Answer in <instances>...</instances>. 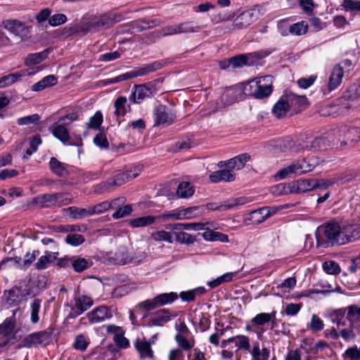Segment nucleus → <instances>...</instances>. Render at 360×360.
<instances>
[{
	"mask_svg": "<svg viewBox=\"0 0 360 360\" xmlns=\"http://www.w3.org/2000/svg\"><path fill=\"white\" fill-rule=\"evenodd\" d=\"M316 246L330 248L343 245L340 224L331 220L319 226L316 232Z\"/></svg>",
	"mask_w": 360,
	"mask_h": 360,
	"instance_id": "f257e3e1",
	"label": "nucleus"
},
{
	"mask_svg": "<svg viewBox=\"0 0 360 360\" xmlns=\"http://www.w3.org/2000/svg\"><path fill=\"white\" fill-rule=\"evenodd\" d=\"M120 21L117 15L111 17L108 14H102L84 21L80 25V31L84 33H93L100 31L101 29H107Z\"/></svg>",
	"mask_w": 360,
	"mask_h": 360,
	"instance_id": "f03ea898",
	"label": "nucleus"
},
{
	"mask_svg": "<svg viewBox=\"0 0 360 360\" xmlns=\"http://www.w3.org/2000/svg\"><path fill=\"white\" fill-rule=\"evenodd\" d=\"M178 297L179 296L176 292H170L161 293L156 295L153 299L146 300L139 303L138 307L149 311L167 304H171L176 301Z\"/></svg>",
	"mask_w": 360,
	"mask_h": 360,
	"instance_id": "7ed1b4c3",
	"label": "nucleus"
},
{
	"mask_svg": "<svg viewBox=\"0 0 360 360\" xmlns=\"http://www.w3.org/2000/svg\"><path fill=\"white\" fill-rule=\"evenodd\" d=\"M313 169L314 166L307 163L306 160L303 159L281 169L276 174L275 179L276 180H281L292 175H301L311 171Z\"/></svg>",
	"mask_w": 360,
	"mask_h": 360,
	"instance_id": "20e7f679",
	"label": "nucleus"
},
{
	"mask_svg": "<svg viewBox=\"0 0 360 360\" xmlns=\"http://www.w3.org/2000/svg\"><path fill=\"white\" fill-rule=\"evenodd\" d=\"M53 136L61 141L64 145L82 146V139L80 136L75 137L72 141H70V136L68 129L66 126L63 124L55 123L50 127Z\"/></svg>",
	"mask_w": 360,
	"mask_h": 360,
	"instance_id": "39448f33",
	"label": "nucleus"
},
{
	"mask_svg": "<svg viewBox=\"0 0 360 360\" xmlns=\"http://www.w3.org/2000/svg\"><path fill=\"white\" fill-rule=\"evenodd\" d=\"M340 228L343 245L360 238V224L354 221H346L340 224Z\"/></svg>",
	"mask_w": 360,
	"mask_h": 360,
	"instance_id": "423d86ee",
	"label": "nucleus"
},
{
	"mask_svg": "<svg viewBox=\"0 0 360 360\" xmlns=\"http://www.w3.org/2000/svg\"><path fill=\"white\" fill-rule=\"evenodd\" d=\"M157 93V88L151 82L135 85L129 99L132 103H140L146 98L150 97Z\"/></svg>",
	"mask_w": 360,
	"mask_h": 360,
	"instance_id": "0eeeda50",
	"label": "nucleus"
},
{
	"mask_svg": "<svg viewBox=\"0 0 360 360\" xmlns=\"http://www.w3.org/2000/svg\"><path fill=\"white\" fill-rule=\"evenodd\" d=\"M175 119V114L165 105H159L154 110V127L171 125Z\"/></svg>",
	"mask_w": 360,
	"mask_h": 360,
	"instance_id": "6e6552de",
	"label": "nucleus"
},
{
	"mask_svg": "<svg viewBox=\"0 0 360 360\" xmlns=\"http://www.w3.org/2000/svg\"><path fill=\"white\" fill-rule=\"evenodd\" d=\"M49 340L50 334L46 330L34 332L25 336L22 339L21 345H19L18 347H37L40 345L48 344Z\"/></svg>",
	"mask_w": 360,
	"mask_h": 360,
	"instance_id": "1a4fd4ad",
	"label": "nucleus"
},
{
	"mask_svg": "<svg viewBox=\"0 0 360 360\" xmlns=\"http://www.w3.org/2000/svg\"><path fill=\"white\" fill-rule=\"evenodd\" d=\"M341 148L352 147L360 141V128L356 127L341 126Z\"/></svg>",
	"mask_w": 360,
	"mask_h": 360,
	"instance_id": "9d476101",
	"label": "nucleus"
},
{
	"mask_svg": "<svg viewBox=\"0 0 360 360\" xmlns=\"http://www.w3.org/2000/svg\"><path fill=\"white\" fill-rule=\"evenodd\" d=\"M342 99L347 101L342 103V108L349 110L351 108H360V84L351 86L345 91Z\"/></svg>",
	"mask_w": 360,
	"mask_h": 360,
	"instance_id": "9b49d317",
	"label": "nucleus"
},
{
	"mask_svg": "<svg viewBox=\"0 0 360 360\" xmlns=\"http://www.w3.org/2000/svg\"><path fill=\"white\" fill-rule=\"evenodd\" d=\"M167 65L165 60H155L151 63L144 64L141 67L134 69L128 72L129 79L142 77L148 75L149 73L155 72L162 69Z\"/></svg>",
	"mask_w": 360,
	"mask_h": 360,
	"instance_id": "f8f14e48",
	"label": "nucleus"
},
{
	"mask_svg": "<svg viewBox=\"0 0 360 360\" xmlns=\"http://www.w3.org/2000/svg\"><path fill=\"white\" fill-rule=\"evenodd\" d=\"M94 304L91 297L87 295H81L75 298V306L72 307L71 312L68 318L75 319L87 311Z\"/></svg>",
	"mask_w": 360,
	"mask_h": 360,
	"instance_id": "ddd939ff",
	"label": "nucleus"
},
{
	"mask_svg": "<svg viewBox=\"0 0 360 360\" xmlns=\"http://www.w3.org/2000/svg\"><path fill=\"white\" fill-rule=\"evenodd\" d=\"M257 88L253 91V95L256 98L262 99L264 98H266L272 93L273 86H272V77L271 76H264L260 78H258L257 81Z\"/></svg>",
	"mask_w": 360,
	"mask_h": 360,
	"instance_id": "4468645a",
	"label": "nucleus"
},
{
	"mask_svg": "<svg viewBox=\"0 0 360 360\" xmlns=\"http://www.w3.org/2000/svg\"><path fill=\"white\" fill-rule=\"evenodd\" d=\"M131 255L125 247H120L115 252H108L104 259L114 264H125L130 262Z\"/></svg>",
	"mask_w": 360,
	"mask_h": 360,
	"instance_id": "2eb2a0df",
	"label": "nucleus"
},
{
	"mask_svg": "<svg viewBox=\"0 0 360 360\" xmlns=\"http://www.w3.org/2000/svg\"><path fill=\"white\" fill-rule=\"evenodd\" d=\"M4 25L6 30L21 38L27 37L30 33V27L18 20H7Z\"/></svg>",
	"mask_w": 360,
	"mask_h": 360,
	"instance_id": "dca6fc26",
	"label": "nucleus"
},
{
	"mask_svg": "<svg viewBox=\"0 0 360 360\" xmlns=\"http://www.w3.org/2000/svg\"><path fill=\"white\" fill-rule=\"evenodd\" d=\"M112 316L110 310L104 305L99 306L86 314V318L91 324L101 323L111 318Z\"/></svg>",
	"mask_w": 360,
	"mask_h": 360,
	"instance_id": "f3484780",
	"label": "nucleus"
},
{
	"mask_svg": "<svg viewBox=\"0 0 360 360\" xmlns=\"http://www.w3.org/2000/svg\"><path fill=\"white\" fill-rule=\"evenodd\" d=\"M259 58L257 53H250L247 54H239L229 59V64L233 68H238L243 66L253 65Z\"/></svg>",
	"mask_w": 360,
	"mask_h": 360,
	"instance_id": "a211bd4d",
	"label": "nucleus"
},
{
	"mask_svg": "<svg viewBox=\"0 0 360 360\" xmlns=\"http://www.w3.org/2000/svg\"><path fill=\"white\" fill-rule=\"evenodd\" d=\"M258 18L257 13L254 10H248L238 15L233 23L235 29H243L251 25Z\"/></svg>",
	"mask_w": 360,
	"mask_h": 360,
	"instance_id": "6ab92c4d",
	"label": "nucleus"
},
{
	"mask_svg": "<svg viewBox=\"0 0 360 360\" xmlns=\"http://www.w3.org/2000/svg\"><path fill=\"white\" fill-rule=\"evenodd\" d=\"M60 194L46 193L34 197L32 199V203L37 205L40 207H51L57 206L58 200L61 198Z\"/></svg>",
	"mask_w": 360,
	"mask_h": 360,
	"instance_id": "aec40b11",
	"label": "nucleus"
},
{
	"mask_svg": "<svg viewBox=\"0 0 360 360\" xmlns=\"http://www.w3.org/2000/svg\"><path fill=\"white\" fill-rule=\"evenodd\" d=\"M171 320V315L168 309H162L155 312V314L148 319L144 324L148 327L162 326L164 323Z\"/></svg>",
	"mask_w": 360,
	"mask_h": 360,
	"instance_id": "412c9836",
	"label": "nucleus"
},
{
	"mask_svg": "<svg viewBox=\"0 0 360 360\" xmlns=\"http://www.w3.org/2000/svg\"><path fill=\"white\" fill-rule=\"evenodd\" d=\"M134 347L139 352L141 359L154 358V353L151 348L150 342H148L145 339L136 338L134 342Z\"/></svg>",
	"mask_w": 360,
	"mask_h": 360,
	"instance_id": "4be33fe9",
	"label": "nucleus"
},
{
	"mask_svg": "<svg viewBox=\"0 0 360 360\" xmlns=\"http://www.w3.org/2000/svg\"><path fill=\"white\" fill-rule=\"evenodd\" d=\"M212 183H218L220 181L231 182L236 179L235 173L229 169H223L212 172L209 176Z\"/></svg>",
	"mask_w": 360,
	"mask_h": 360,
	"instance_id": "5701e85b",
	"label": "nucleus"
},
{
	"mask_svg": "<svg viewBox=\"0 0 360 360\" xmlns=\"http://www.w3.org/2000/svg\"><path fill=\"white\" fill-rule=\"evenodd\" d=\"M311 179H298L289 183L290 193L299 194L313 190Z\"/></svg>",
	"mask_w": 360,
	"mask_h": 360,
	"instance_id": "b1692460",
	"label": "nucleus"
},
{
	"mask_svg": "<svg viewBox=\"0 0 360 360\" xmlns=\"http://www.w3.org/2000/svg\"><path fill=\"white\" fill-rule=\"evenodd\" d=\"M276 311H272L271 313H260L257 314L252 320V326L259 327L269 322H271V326H276Z\"/></svg>",
	"mask_w": 360,
	"mask_h": 360,
	"instance_id": "393cba45",
	"label": "nucleus"
},
{
	"mask_svg": "<svg viewBox=\"0 0 360 360\" xmlns=\"http://www.w3.org/2000/svg\"><path fill=\"white\" fill-rule=\"evenodd\" d=\"M263 207L249 212L244 218V223L246 225H257L266 219V214Z\"/></svg>",
	"mask_w": 360,
	"mask_h": 360,
	"instance_id": "a878e982",
	"label": "nucleus"
},
{
	"mask_svg": "<svg viewBox=\"0 0 360 360\" xmlns=\"http://www.w3.org/2000/svg\"><path fill=\"white\" fill-rule=\"evenodd\" d=\"M58 252L46 251L44 255L41 256L34 264L37 270H44L47 269L51 264L57 259Z\"/></svg>",
	"mask_w": 360,
	"mask_h": 360,
	"instance_id": "bb28decb",
	"label": "nucleus"
},
{
	"mask_svg": "<svg viewBox=\"0 0 360 360\" xmlns=\"http://www.w3.org/2000/svg\"><path fill=\"white\" fill-rule=\"evenodd\" d=\"M51 171L58 177H65L69 174L68 165L59 161L56 158H51L49 162Z\"/></svg>",
	"mask_w": 360,
	"mask_h": 360,
	"instance_id": "cd10ccee",
	"label": "nucleus"
},
{
	"mask_svg": "<svg viewBox=\"0 0 360 360\" xmlns=\"http://www.w3.org/2000/svg\"><path fill=\"white\" fill-rule=\"evenodd\" d=\"M343 75V68L339 64L335 65L328 81V89L330 91L335 89L341 84Z\"/></svg>",
	"mask_w": 360,
	"mask_h": 360,
	"instance_id": "c85d7f7f",
	"label": "nucleus"
},
{
	"mask_svg": "<svg viewBox=\"0 0 360 360\" xmlns=\"http://www.w3.org/2000/svg\"><path fill=\"white\" fill-rule=\"evenodd\" d=\"M140 174V169L137 168L135 172L130 175L129 173L124 172H119L116 173L112 178L110 179L113 186H121L129 180L134 179Z\"/></svg>",
	"mask_w": 360,
	"mask_h": 360,
	"instance_id": "c756f323",
	"label": "nucleus"
},
{
	"mask_svg": "<svg viewBox=\"0 0 360 360\" xmlns=\"http://www.w3.org/2000/svg\"><path fill=\"white\" fill-rule=\"evenodd\" d=\"M326 142L328 143V147L336 146L341 148V131L340 127L331 129L323 134Z\"/></svg>",
	"mask_w": 360,
	"mask_h": 360,
	"instance_id": "7c9ffc66",
	"label": "nucleus"
},
{
	"mask_svg": "<svg viewBox=\"0 0 360 360\" xmlns=\"http://www.w3.org/2000/svg\"><path fill=\"white\" fill-rule=\"evenodd\" d=\"M285 98L290 103V106L298 110L304 108L307 105V99L305 96H298L293 92L289 91L285 94Z\"/></svg>",
	"mask_w": 360,
	"mask_h": 360,
	"instance_id": "2f4dec72",
	"label": "nucleus"
},
{
	"mask_svg": "<svg viewBox=\"0 0 360 360\" xmlns=\"http://www.w3.org/2000/svg\"><path fill=\"white\" fill-rule=\"evenodd\" d=\"M71 266L77 273L83 272L90 268L92 262L90 259H86L79 256H72Z\"/></svg>",
	"mask_w": 360,
	"mask_h": 360,
	"instance_id": "473e14b6",
	"label": "nucleus"
},
{
	"mask_svg": "<svg viewBox=\"0 0 360 360\" xmlns=\"http://www.w3.org/2000/svg\"><path fill=\"white\" fill-rule=\"evenodd\" d=\"M250 160V155L248 153L240 154L228 160L229 168L233 171V169L240 170L243 169L245 163Z\"/></svg>",
	"mask_w": 360,
	"mask_h": 360,
	"instance_id": "72a5a7b5",
	"label": "nucleus"
},
{
	"mask_svg": "<svg viewBox=\"0 0 360 360\" xmlns=\"http://www.w3.org/2000/svg\"><path fill=\"white\" fill-rule=\"evenodd\" d=\"M15 311H13V316H15ZM15 328V319L13 317H8L0 324V336L11 337Z\"/></svg>",
	"mask_w": 360,
	"mask_h": 360,
	"instance_id": "f704fd0d",
	"label": "nucleus"
},
{
	"mask_svg": "<svg viewBox=\"0 0 360 360\" xmlns=\"http://www.w3.org/2000/svg\"><path fill=\"white\" fill-rule=\"evenodd\" d=\"M57 84V78L53 75H50L44 77L38 82L35 83L32 86V89L34 91H40L44 89L54 86Z\"/></svg>",
	"mask_w": 360,
	"mask_h": 360,
	"instance_id": "c9c22d12",
	"label": "nucleus"
},
{
	"mask_svg": "<svg viewBox=\"0 0 360 360\" xmlns=\"http://www.w3.org/2000/svg\"><path fill=\"white\" fill-rule=\"evenodd\" d=\"M347 319L352 328L360 322V307L356 304H351L347 307Z\"/></svg>",
	"mask_w": 360,
	"mask_h": 360,
	"instance_id": "e433bc0d",
	"label": "nucleus"
},
{
	"mask_svg": "<svg viewBox=\"0 0 360 360\" xmlns=\"http://www.w3.org/2000/svg\"><path fill=\"white\" fill-rule=\"evenodd\" d=\"M67 210L69 212L70 217L74 219H81L92 215L90 207L81 208L72 206L69 207Z\"/></svg>",
	"mask_w": 360,
	"mask_h": 360,
	"instance_id": "4c0bfd02",
	"label": "nucleus"
},
{
	"mask_svg": "<svg viewBox=\"0 0 360 360\" xmlns=\"http://www.w3.org/2000/svg\"><path fill=\"white\" fill-rule=\"evenodd\" d=\"M194 187L188 181L181 182L177 187L176 194L181 198H188L193 196Z\"/></svg>",
	"mask_w": 360,
	"mask_h": 360,
	"instance_id": "58836bf2",
	"label": "nucleus"
},
{
	"mask_svg": "<svg viewBox=\"0 0 360 360\" xmlns=\"http://www.w3.org/2000/svg\"><path fill=\"white\" fill-rule=\"evenodd\" d=\"M159 217L148 215L138 217L130 221L129 224L134 228L145 227L155 223Z\"/></svg>",
	"mask_w": 360,
	"mask_h": 360,
	"instance_id": "ea45409f",
	"label": "nucleus"
},
{
	"mask_svg": "<svg viewBox=\"0 0 360 360\" xmlns=\"http://www.w3.org/2000/svg\"><path fill=\"white\" fill-rule=\"evenodd\" d=\"M119 200H123V198H117L112 200L111 202L108 201H103L102 202H100L94 206L90 207L91 214H98L101 213H103L105 211L108 210L109 209L113 207L115 205L117 201Z\"/></svg>",
	"mask_w": 360,
	"mask_h": 360,
	"instance_id": "a19ab883",
	"label": "nucleus"
},
{
	"mask_svg": "<svg viewBox=\"0 0 360 360\" xmlns=\"http://www.w3.org/2000/svg\"><path fill=\"white\" fill-rule=\"evenodd\" d=\"M290 107L288 100L284 101L281 98L274 105L272 112L276 117L281 118L286 115L290 110Z\"/></svg>",
	"mask_w": 360,
	"mask_h": 360,
	"instance_id": "79ce46f5",
	"label": "nucleus"
},
{
	"mask_svg": "<svg viewBox=\"0 0 360 360\" xmlns=\"http://www.w3.org/2000/svg\"><path fill=\"white\" fill-rule=\"evenodd\" d=\"M347 314V307L340 308L333 311L329 316L333 323H336L338 326H343L345 325V316Z\"/></svg>",
	"mask_w": 360,
	"mask_h": 360,
	"instance_id": "37998d69",
	"label": "nucleus"
},
{
	"mask_svg": "<svg viewBox=\"0 0 360 360\" xmlns=\"http://www.w3.org/2000/svg\"><path fill=\"white\" fill-rule=\"evenodd\" d=\"M250 352L252 360H267L269 357V350L267 348H263L260 350L259 342H255Z\"/></svg>",
	"mask_w": 360,
	"mask_h": 360,
	"instance_id": "c03bdc74",
	"label": "nucleus"
},
{
	"mask_svg": "<svg viewBox=\"0 0 360 360\" xmlns=\"http://www.w3.org/2000/svg\"><path fill=\"white\" fill-rule=\"evenodd\" d=\"M249 200L245 197H238L229 200L225 204L219 205L221 211L233 209L234 207L245 205Z\"/></svg>",
	"mask_w": 360,
	"mask_h": 360,
	"instance_id": "a18cd8bd",
	"label": "nucleus"
},
{
	"mask_svg": "<svg viewBox=\"0 0 360 360\" xmlns=\"http://www.w3.org/2000/svg\"><path fill=\"white\" fill-rule=\"evenodd\" d=\"M127 99L125 96H119L114 102V107L115 108V115L119 117H123L127 113Z\"/></svg>",
	"mask_w": 360,
	"mask_h": 360,
	"instance_id": "49530a36",
	"label": "nucleus"
},
{
	"mask_svg": "<svg viewBox=\"0 0 360 360\" xmlns=\"http://www.w3.org/2000/svg\"><path fill=\"white\" fill-rule=\"evenodd\" d=\"M177 25L179 34L198 32L200 30V27L193 21L183 22L177 24Z\"/></svg>",
	"mask_w": 360,
	"mask_h": 360,
	"instance_id": "de8ad7c7",
	"label": "nucleus"
},
{
	"mask_svg": "<svg viewBox=\"0 0 360 360\" xmlns=\"http://www.w3.org/2000/svg\"><path fill=\"white\" fill-rule=\"evenodd\" d=\"M341 6L346 12L360 14V0H343Z\"/></svg>",
	"mask_w": 360,
	"mask_h": 360,
	"instance_id": "09e8293b",
	"label": "nucleus"
},
{
	"mask_svg": "<svg viewBox=\"0 0 360 360\" xmlns=\"http://www.w3.org/2000/svg\"><path fill=\"white\" fill-rule=\"evenodd\" d=\"M308 25L304 21L294 23L289 27V34L300 36L304 34L307 32Z\"/></svg>",
	"mask_w": 360,
	"mask_h": 360,
	"instance_id": "8fccbe9b",
	"label": "nucleus"
},
{
	"mask_svg": "<svg viewBox=\"0 0 360 360\" xmlns=\"http://www.w3.org/2000/svg\"><path fill=\"white\" fill-rule=\"evenodd\" d=\"M235 274L232 272L226 273L221 276L207 283L210 288H215L224 283L230 282L233 280Z\"/></svg>",
	"mask_w": 360,
	"mask_h": 360,
	"instance_id": "3c124183",
	"label": "nucleus"
},
{
	"mask_svg": "<svg viewBox=\"0 0 360 360\" xmlns=\"http://www.w3.org/2000/svg\"><path fill=\"white\" fill-rule=\"evenodd\" d=\"M22 76L23 74L15 72L0 77V88L13 84L15 82L18 81Z\"/></svg>",
	"mask_w": 360,
	"mask_h": 360,
	"instance_id": "603ef678",
	"label": "nucleus"
},
{
	"mask_svg": "<svg viewBox=\"0 0 360 360\" xmlns=\"http://www.w3.org/2000/svg\"><path fill=\"white\" fill-rule=\"evenodd\" d=\"M324 328L323 321L316 314L311 316L309 323L307 324V328L313 332H319Z\"/></svg>",
	"mask_w": 360,
	"mask_h": 360,
	"instance_id": "864d4df0",
	"label": "nucleus"
},
{
	"mask_svg": "<svg viewBox=\"0 0 360 360\" xmlns=\"http://www.w3.org/2000/svg\"><path fill=\"white\" fill-rule=\"evenodd\" d=\"M102 122L103 114L101 111H97L92 117H90L89 121L86 123V127L88 129L98 130L99 129Z\"/></svg>",
	"mask_w": 360,
	"mask_h": 360,
	"instance_id": "5fc2aeb1",
	"label": "nucleus"
},
{
	"mask_svg": "<svg viewBox=\"0 0 360 360\" xmlns=\"http://www.w3.org/2000/svg\"><path fill=\"white\" fill-rule=\"evenodd\" d=\"M233 338L235 339L233 342L238 349L250 351V339L248 337L245 335H236L233 337Z\"/></svg>",
	"mask_w": 360,
	"mask_h": 360,
	"instance_id": "6e6d98bb",
	"label": "nucleus"
},
{
	"mask_svg": "<svg viewBox=\"0 0 360 360\" xmlns=\"http://www.w3.org/2000/svg\"><path fill=\"white\" fill-rule=\"evenodd\" d=\"M46 57L44 52L34 53L29 54L25 59V65L27 66L37 65L43 61Z\"/></svg>",
	"mask_w": 360,
	"mask_h": 360,
	"instance_id": "4d7b16f0",
	"label": "nucleus"
},
{
	"mask_svg": "<svg viewBox=\"0 0 360 360\" xmlns=\"http://www.w3.org/2000/svg\"><path fill=\"white\" fill-rule=\"evenodd\" d=\"M309 142H310L311 147L314 150H324L327 149L328 147V143L326 142L323 134L320 136L311 139V141H309Z\"/></svg>",
	"mask_w": 360,
	"mask_h": 360,
	"instance_id": "13d9d810",
	"label": "nucleus"
},
{
	"mask_svg": "<svg viewBox=\"0 0 360 360\" xmlns=\"http://www.w3.org/2000/svg\"><path fill=\"white\" fill-rule=\"evenodd\" d=\"M323 270L328 274L337 275L340 273V267L335 261H327L323 264Z\"/></svg>",
	"mask_w": 360,
	"mask_h": 360,
	"instance_id": "bf43d9fd",
	"label": "nucleus"
},
{
	"mask_svg": "<svg viewBox=\"0 0 360 360\" xmlns=\"http://www.w3.org/2000/svg\"><path fill=\"white\" fill-rule=\"evenodd\" d=\"M40 120V116L35 113L31 115L20 117L17 120V124L20 126L29 125L31 124H38Z\"/></svg>",
	"mask_w": 360,
	"mask_h": 360,
	"instance_id": "052dcab7",
	"label": "nucleus"
},
{
	"mask_svg": "<svg viewBox=\"0 0 360 360\" xmlns=\"http://www.w3.org/2000/svg\"><path fill=\"white\" fill-rule=\"evenodd\" d=\"M342 357L345 360H360V349L356 346L349 347Z\"/></svg>",
	"mask_w": 360,
	"mask_h": 360,
	"instance_id": "680f3d73",
	"label": "nucleus"
},
{
	"mask_svg": "<svg viewBox=\"0 0 360 360\" xmlns=\"http://www.w3.org/2000/svg\"><path fill=\"white\" fill-rule=\"evenodd\" d=\"M175 340L181 349L184 351H188L194 346L193 342H190L186 338L180 333H177L175 335Z\"/></svg>",
	"mask_w": 360,
	"mask_h": 360,
	"instance_id": "e2e57ef3",
	"label": "nucleus"
},
{
	"mask_svg": "<svg viewBox=\"0 0 360 360\" xmlns=\"http://www.w3.org/2000/svg\"><path fill=\"white\" fill-rule=\"evenodd\" d=\"M65 242L72 246H78L84 241V237L79 233H70L65 238Z\"/></svg>",
	"mask_w": 360,
	"mask_h": 360,
	"instance_id": "0e129e2a",
	"label": "nucleus"
},
{
	"mask_svg": "<svg viewBox=\"0 0 360 360\" xmlns=\"http://www.w3.org/2000/svg\"><path fill=\"white\" fill-rule=\"evenodd\" d=\"M289 184L281 183L271 188V193L275 195H287L290 193Z\"/></svg>",
	"mask_w": 360,
	"mask_h": 360,
	"instance_id": "69168bd1",
	"label": "nucleus"
},
{
	"mask_svg": "<svg viewBox=\"0 0 360 360\" xmlns=\"http://www.w3.org/2000/svg\"><path fill=\"white\" fill-rule=\"evenodd\" d=\"M41 307V300L35 299L31 304V321L37 323L39 321V311Z\"/></svg>",
	"mask_w": 360,
	"mask_h": 360,
	"instance_id": "338daca9",
	"label": "nucleus"
},
{
	"mask_svg": "<svg viewBox=\"0 0 360 360\" xmlns=\"http://www.w3.org/2000/svg\"><path fill=\"white\" fill-rule=\"evenodd\" d=\"M67 16L63 13H58L51 15L49 23L53 27H56L64 24L67 21Z\"/></svg>",
	"mask_w": 360,
	"mask_h": 360,
	"instance_id": "774afa93",
	"label": "nucleus"
}]
</instances>
